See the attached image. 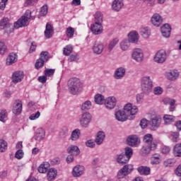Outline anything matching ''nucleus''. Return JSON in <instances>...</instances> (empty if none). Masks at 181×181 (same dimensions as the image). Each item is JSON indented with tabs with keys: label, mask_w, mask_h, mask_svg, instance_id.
Returning <instances> with one entry per match:
<instances>
[{
	"label": "nucleus",
	"mask_w": 181,
	"mask_h": 181,
	"mask_svg": "<svg viewBox=\"0 0 181 181\" xmlns=\"http://www.w3.org/2000/svg\"><path fill=\"white\" fill-rule=\"evenodd\" d=\"M138 112V107L132 106V104L127 103L124 105L123 110H118L115 112V118L120 122H125L128 117L135 115Z\"/></svg>",
	"instance_id": "f257e3e1"
},
{
	"label": "nucleus",
	"mask_w": 181,
	"mask_h": 181,
	"mask_svg": "<svg viewBox=\"0 0 181 181\" xmlns=\"http://www.w3.org/2000/svg\"><path fill=\"white\" fill-rule=\"evenodd\" d=\"M68 90L72 95L80 94L83 90V83L78 78H71L68 81Z\"/></svg>",
	"instance_id": "f03ea898"
},
{
	"label": "nucleus",
	"mask_w": 181,
	"mask_h": 181,
	"mask_svg": "<svg viewBox=\"0 0 181 181\" xmlns=\"http://www.w3.org/2000/svg\"><path fill=\"white\" fill-rule=\"evenodd\" d=\"M30 18H32V11L27 10L25 15L14 23V28L18 29L19 28H23V26H28L30 22Z\"/></svg>",
	"instance_id": "7ed1b4c3"
},
{
	"label": "nucleus",
	"mask_w": 181,
	"mask_h": 181,
	"mask_svg": "<svg viewBox=\"0 0 181 181\" xmlns=\"http://www.w3.org/2000/svg\"><path fill=\"white\" fill-rule=\"evenodd\" d=\"M141 90L146 94H149L153 88V82L151 79V76H143L141 79Z\"/></svg>",
	"instance_id": "20e7f679"
},
{
	"label": "nucleus",
	"mask_w": 181,
	"mask_h": 181,
	"mask_svg": "<svg viewBox=\"0 0 181 181\" xmlns=\"http://www.w3.org/2000/svg\"><path fill=\"white\" fill-rule=\"evenodd\" d=\"M93 117L91 114L88 112L83 113L79 117V124L82 128H88L90 124L91 123V119Z\"/></svg>",
	"instance_id": "39448f33"
},
{
	"label": "nucleus",
	"mask_w": 181,
	"mask_h": 181,
	"mask_svg": "<svg viewBox=\"0 0 181 181\" xmlns=\"http://www.w3.org/2000/svg\"><path fill=\"white\" fill-rule=\"evenodd\" d=\"M14 25L9 23V18H4L0 21V30H5L7 33H12L13 32Z\"/></svg>",
	"instance_id": "423d86ee"
},
{
	"label": "nucleus",
	"mask_w": 181,
	"mask_h": 181,
	"mask_svg": "<svg viewBox=\"0 0 181 181\" xmlns=\"http://www.w3.org/2000/svg\"><path fill=\"white\" fill-rule=\"evenodd\" d=\"M134 170L132 165H125L117 173V179H122L125 176H128L131 172Z\"/></svg>",
	"instance_id": "0eeeda50"
},
{
	"label": "nucleus",
	"mask_w": 181,
	"mask_h": 181,
	"mask_svg": "<svg viewBox=\"0 0 181 181\" xmlns=\"http://www.w3.org/2000/svg\"><path fill=\"white\" fill-rule=\"evenodd\" d=\"M166 59H168V55L166 54V52L163 49L157 52L153 57L154 62L160 64L165 63L166 62Z\"/></svg>",
	"instance_id": "6e6552de"
},
{
	"label": "nucleus",
	"mask_w": 181,
	"mask_h": 181,
	"mask_svg": "<svg viewBox=\"0 0 181 181\" xmlns=\"http://www.w3.org/2000/svg\"><path fill=\"white\" fill-rule=\"evenodd\" d=\"M132 59L137 63H141L144 60V51L140 48H135L132 52Z\"/></svg>",
	"instance_id": "1a4fd4ad"
},
{
	"label": "nucleus",
	"mask_w": 181,
	"mask_h": 181,
	"mask_svg": "<svg viewBox=\"0 0 181 181\" xmlns=\"http://www.w3.org/2000/svg\"><path fill=\"white\" fill-rule=\"evenodd\" d=\"M104 104L107 110H114L117 105V98L114 96H109L105 99Z\"/></svg>",
	"instance_id": "9d476101"
},
{
	"label": "nucleus",
	"mask_w": 181,
	"mask_h": 181,
	"mask_svg": "<svg viewBox=\"0 0 181 181\" xmlns=\"http://www.w3.org/2000/svg\"><path fill=\"white\" fill-rule=\"evenodd\" d=\"M127 144L129 146H132L133 148H136L139 144H141V140L138 138L136 135H130L127 139Z\"/></svg>",
	"instance_id": "9b49d317"
},
{
	"label": "nucleus",
	"mask_w": 181,
	"mask_h": 181,
	"mask_svg": "<svg viewBox=\"0 0 181 181\" xmlns=\"http://www.w3.org/2000/svg\"><path fill=\"white\" fill-rule=\"evenodd\" d=\"M46 136V131L43 129L42 127H39L36 129L35 134H34V139L37 142H41L45 139Z\"/></svg>",
	"instance_id": "f8f14e48"
},
{
	"label": "nucleus",
	"mask_w": 181,
	"mask_h": 181,
	"mask_svg": "<svg viewBox=\"0 0 181 181\" xmlns=\"http://www.w3.org/2000/svg\"><path fill=\"white\" fill-rule=\"evenodd\" d=\"M160 122H162V119L159 117V116H155L152 117L151 121L149 122L151 129L153 131L158 129L160 126Z\"/></svg>",
	"instance_id": "ddd939ff"
},
{
	"label": "nucleus",
	"mask_w": 181,
	"mask_h": 181,
	"mask_svg": "<svg viewBox=\"0 0 181 181\" xmlns=\"http://www.w3.org/2000/svg\"><path fill=\"white\" fill-rule=\"evenodd\" d=\"M127 73V70L125 68L121 66L117 69L114 72L113 77L116 80H122L124 77H125V74Z\"/></svg>",
	"instance_id": "4468645a"
},
{
	"label": "nucleus",
	"mask_w": 181,
	"mask_h": 181,
	"mask_svg": "<svg viewBox=\"0 0 181 181\" xmlns=\"http://www.w3.org/2000/svg\"><path fill=\"white\" fill-rule=\"evenodd\" d=\"M90 30L93 35H101L104 30L103 24L100 23H95L91 25Z\"/></svg>",
	"instance_id": "2eb2a0df"
},
{
	"label": "nucleus",
	"mask_w": 181,
	"mask_h": 181,
	"mask_svg": "<svg viewBox=\"0 0 181 181\" xmlns=\"http://www.w3.org/2000/svg\"><path fill=\"white\" fill-rule=\"evenodd\" d=\"M151 23L153 26L159 28L163 23V18L159 13H154L151 17Z\"/></svg>",
	"instance_id": "dca6fc26"
},
{
	"label": "nucleus",
	"mask_w": 181,
	"mask_h": 181,
	"mask_svg": "<svg viewBox=\"0 0 181 181\" xmlns=\"http://www.w3.org/2000/svg\"><path fill=\"white\" fill-rule=\"evenodd\" d=\"M84 166L78 165L73 168L72 175L74 177H80V176L84 175Z\"/></svg>",
	"instance_id": "f3484780"
},
{
	"label": "nucleus",
	"mask_w": 181,
	"mask_h": 181,
	"mask_svg": "<svg viewBox=\"0 0 181 181\" xmlns=\"http://www.w3.org/2000/svg\"><path fill=\"white\" fill-rule=\"evenodd\" d=\"M12 81L14 84H18V83H21L22 80H23V71H17L14 72L11 77Z\"/></svg>",
	"instance_id": "a211bd4d"
},
{
	"label": "nucleus",
	"mask_w": 181,
	"mask_h": 181,
	"mask_svg": "<svg viewBox=\"0 0 181 181\" xmlns=\"http://www.w3.org/2000/svg\"><path fill=\"white\" fill-rule=\"evenodd\" d=\"M156 144H146L141 148V153L142 155H148V153H151V151H155L156 149Z\"/></svg>",
	"instance_id": "6ab92c4d"
},
{
	"label": "nucleus",
	"mask_w": 181,
	"mask_h": 181,
	"mask_svg": "<svg viewBox=\"0 0 181 181\" xmlns=\"http://www.w3.org/2000/svg\"><path fill=\"white\" fill-rule=\"evenodd\" d=\"M13 112L15 115H20L22 113V101L16 100L13 106Z\"/></svg>",
	"instance_id": "aec40b11"
},
{
	"label": "nucleus",
	"mask_w": 181,
	"mask_h": 181,
	"mask_svg": "<svg viewBox=\"0 0 181 181\" xmlns=\"http://www.w3.org/2000/svg\"><path fill=\"white\" fill-rule=\"evenodd\" d=\"M18 62V54L16 53H11L6 59V66H12L14 63Z\"/></svg>",
	"instance_id": "412c9836"
},
{
	"label": "nucleus",
	"mask_w": 181,
	"mask_h": 181,
	"mask_svg": "<svg viewBox=\"0 0 181 181\" xmlns=\"http://www.w3.org/2000/svg\"><path fill=\"white\" fill-rule=\"evenodd\" d=\"M113 11L119 12L124 8V0H114L112 4Z\"/></svg>",
	"instance_id": "4be33fe9"
},
{
	"label": "nucleus",
	"mask_w": 181,
	"mask_h": 181,
	"mask_svg": "<svg viewBox=\"0 0 181 181\" xmlns=\"http://www.w3.org/2000/svg\"><path fill=\"white\" fill-rule=\"evenodd\" d=\"M160 30H161L162 35L164 37H169L170 36V32L172 30V28H170V25L164 24L161 27Z\"/></svg>",
	"instance_id": "5701e85b"
},
{
	"label": "nucleus",
	"mask_w": 181,
	"mask_h": 181,
	"mask_svg": "<svg viewBox=\"0 0 181 181\" xmlns=\"http://www.w3.org/2000/svg\"><path fill=\"white\" fill-rule=\"evenodd\" d=\"M129 40L128 41L130 43H138V40H139V34L136 31H132L128 35Z\"/></svg>",
	"instance_id": "b1692460"
},
{
	"label": "nucleus",
	"mask_w": 181,
	"mask_h": 181,
	"mask_svg": "<svg viewBox=\"0 0 181 181\" xmlns=\"http://www.w3.org/2000/svg\"><path fill=\"white\" fill-rule=\"evenodd\" d=\"M105 139V133L104 132L100 131L97 133L96 137L95 139V143L96 145H103V142Z\"/></svg>",
	"instance_id": "393cba45"
},
{
	"label": "nucleus",
	"mask_w": 181,
	"mask_h": 181,
	"mask_svg": "<svg viewBox=\"0 0 181 181\" xmlns=\"http://www.w3.org/2000/svg\"><path fill=\"white\" fill-rule=\"evenodd\" d=\"M93 52L95 54H101L104 51V44L103 43H95L93 46Z\"/></svg>",
	"instance_id": "a878e982"
},
{
	"label": "nucleus",
	"mask_w": 181,
	"mask_h": 181,
	"mask_svg": "<svg viewBox=\"0 0 181 181\" xmlns=\"http://www.w3.org/2000/svg\"><path fill=\"white\" fill-rule=\"evenodd\" d=\"M57 176V170L55 168H50L48 170L47 173V179L49 181H52L56 179V177Z\"/></svg>",
	"instance_id": "bb28decb"
},
{
	"label": "nucleus",
	"mask_w": 181,
	"mask_h": 181,
	"mask_svg": "<svg viewBox=\"0 0 181 181\" xmlns=\"http://www.w3.org/2000/svg\"><path fill=\"white\" fill-rule=\"evenodd\" d=\"M116 160L117 163H119L120 165H125V163L129 162V158H128L125 154L121 153L117 155Z\"/></svg>",
	"instance_id": "cd10ccee"
},
{
	"label": "nucleus",
	"mask_w": 181,
	"mask_h": 181,
	"mask_svg": "<svg viewBox=\"0 0 181 181\" xmlns=\"http://www.w3.org/2000/svg\"><path fill=\"white\" fill-rule=\"evenodd\" d=\"M53 26L47 23L45 27V36L47 39H50L53 36Z\"/></svg>",
	"instance_id": "c85d7f7f"
},
{
	"label": "nucleus",
	"mask_w": 181,
	"mask_h": 181,
	"mask_svg": "<svg viewBox=\"0 0 181 181\" xmlns=\"http://www.w3.org/2000/svg\"><path fill=\"white\" fill-rule=\"evenodd\" d=\"M67 152L69 155L78 156V155H80V148L77 146H71L67 148Z\"/></svg>",
	"instance_id": "c756f323"
},
{
	"label": "nucleus",
	"mask_w": 181,
	"mask_h": 181,
	"mask_svg": "<svg viewBox=\"0 0 181 181\" xmlns=\"http://www.w3.org/2000/svg\"><path fill=\"white\" fill-rule=\"evenodd\" d=\"M139 173L144 175V176H148L151 175V168L147 166H140L137 168Z\"/></svg>",
	"instance_id": "7c9ffc66"
},
{
	"label": "nucleus",
	"mask_w": 181,
	"mask_h": 181,
	"mask_svg": "<svg viewBox=\"0 0 181 181\" xmlns=\"http://www.w3.org/2000/svg\"><path fill=\"white\" fill-rule=\"evenodd\" d=\"M140 34L144 39H148L151 36V30L148 27L141 28L140 29Z\"/></svg>",
	"instance_id": "2f4dec72"
},
{
	"label": "nucleus",
	"mask_w": 181,
	"mask_h": 181,
	"mask_svg": "<svg viewBox=\"0 0 181 181\" xmlns=\"http://www.w3.org/2000/svg\"><path fill=\"white\" fill-rule=\"evenodd\" d=\"M80 135H81V130L79 129H75L72 131L71 134V141H78V139H80Z\"/></svg>",
	"instance_id": "473e14b6"
},
{
	"label": "nucleus",
	"mask_w": 181,
	"mask_h": 181,
	"mask_svg": "<svg viewBox=\"0 0 181 181\" xmlns=\"http://www.w3.org/2000/svg\"><path fill=\"white\" fill-rule=\"evenodd\" d=\"M92 107H93V103H91V100H88L81 104V111H88L89 110H91Z\"/></svg>",
	"instance_id": "72a5a7b5"
},
{
	"label": "nucleus",
	"mask_w": 181,
	"mask_h": 181,
	"mask_svg": "<svg viewBox=\"0 0 181 181\" xmlns=\"http://www.w3.org/2000/svg\"><path fill=\"white\" fill-rule=\"evenodd\" d=\"M131 46V42L128 40H123L120 42V49L122 52H127L129 47Z\"/></svg>",
	"instance_id": "f704fd0d"
},
{
	"label": "nucleus",
	"mask_w": 181,
	"mask_h": 181,
	"mask_svg": "<svg viewBox=\"0 0 181 181\" xmlns=\"http://www.w3.org/2000/svg\"><path fill=\"white\" fill-rule=\"evenodd\" d=\"M163 119H164V124L165 125H169L172 124V122H175V119H176V118L173 115H165L163 117Z\"/></svg>",
	"instance_id": "c9c22d12"
},
{
	"label": "nucleus",
	"mask_w": 181,
	"mask_h": 181,
	"mask_svg": "<svg viewBox=\"0 0 181 181\" xmlns=\"http://www.w3.org/2000/svg\"><path fill=\"white\" fill-rule=\"evenodd\" d=\"M167 77L168 80H176L179 77V71L177 70L170 71L167 74Z\"/></svg>",
	"instance_id": "e433bc0d"
},
{
	"label": "nucleus",
	"mask_w": 181,
	"mask_h": 181,
	"mask_svg": "<svg viewBox=\"0 0 181 181\" xmlns=\"http://www.w3.org/2000/svg\"><path fill=\"white\" fill-rule=\"evenodd\" d=\"M95 104H98L99 105H103L104 104L105 99L104 95L101 94H97L94 97Z\"/></svg>",
	"instance_id": "4c0bfd02"
},
{
	"label": "nucleus",
	"mask_w": 181,
	"mask_h": 181,
	"mask_svg": "<svg viewBox=\"0 0 181 181\" xmlns=\"http://www.w3.org/2000/svg\"><path fill=\"white\" fill-rule=\"evenodd\" d=\"M153 141V137L151 134H147L144 137V142H145L146 145H152V144H156Z\"/></svg>",
	"instance_id": "58836bf2"
},
{
	"label": "nucleus",
	"mask_w": 181,
	"mask_h": 181,
	"mask_svg": "<svg viewBox=\"0 0 181 181\" xmlns=\"http://www.w3.org/2000/svg\"><path fill=\"white\" fill-rule=\"evenodd\" d=\"M173 155L176 157H181V143L177 144L173 148Z\"/></svg>",
	"instance_id": "ea45409f"
},
{
	"label": "nucleus",
	"mask_w": 181,
	"mask_h": 181,
	"mask_svg": "<svg viewBox=\"0 0 181 181\" xmlns=\"http://www.w3.org/2000/svg\"><path fill=\"white\" fill-rule=\"evenodd\" d=\"M49 170V163H44L38 167V172L40 173H46Z\"/></svg>",
	"instance_id": "a19ab883"
},
{
	"label": "nucleus",
	"mask_w": 181,
	"mask_h": 181,
	"mask_svg": "<svg viewBox=\"0 0 181 181\" xmlns=\"http://www.w3.org/2000/svg\"><path fill=\"white\" fill-rule=\"evenodd\" d=\"M119 42V39L118 38H114L113 40H110L109 45H108V50L111 52L117 45H118V42Z\"/></svg>",
	"instance_id": "79ce46f5"
},
{
	"label": "nucleus",
	"mask_w": 181,
	"mask_h": 181,
	"mask_svg": "<svg viewBox=\"0 0 181 181\" xmlns=\"http://www.w3.org/2000/svg\"><path fill=\"white\" fill-rule=\"evenodd\" d=\"M59 136L60 138L64 139L69 136V127H64L59 132Z\"/></svg>",
	"instance_id": "37998d69"
},
{
	"label": "nucleus",
	"mask_w": 181,
	"mask_h": 181,
	"mask_svg": "<svg viewBox=\"0 0 181 181\" xmlns=\"http://www.w3.org/2000/svg\"><path fill=\"white\" fill-rule=\"evenodd\" d=\"M124 155L127 157L129 160L132 158V155H134V150L131 147H126L124 148Z\"/></svg>",
	"instance_id": "c03bdc74"
},
{
	"label": "nucleus",
	"mask_w": 181,
	"mask_h": 181,
	"mask_svg": "<svg viewBox=\"0 0 181 181\" xmlns=\"http://www.w3.org/2000/svg\"><path fill=\"white\" fill-rule=\"evenodd\" d=\"M8 149V142L4 139H0V152H5Z\"/></svg>",
	"instance_id": "a18cd8bd"
},
{
	"label": "nucleus",
	"mask_w": 181,
	"mask_h": 181,
	"mask_svg": "<svg viewBox=\"0 0 181 181\" xmlns=\"http://www.w3.org/2000/svg\"><path fill=\"white\" fill-rule=\"evenodd\" d=\"M175 160L173 158H169L164 161L163 165L165 168H172L175 163Z\"/></svg>",
	"instance_id": "49530a36"
},
{
	"label": "nucleus",
	"mask_w": 181,
	"mask_h": 181,
	"mask_svg": "<svg viewBox=\"0 0 181 181\" xmlns=\"http://www.w3.org/2000/svg\"><path fill=\"white\" fill-rule=\"evenodd\" d=\"M95 23H103V13L100 11L95 14Z\"/></svg>",
	"instance_id": "de8ad7c7"
},
{
	"label": "nucleus",
	"mask_w": 181,
	"mask_h": 181,
	"mask_svg": "<svg viewBox=\"0 0 181 181\" xmlns=\"http://www.w3.org/2000/svg\"><path fill=\"white\" fill-rule=\"evenodd\" d=\"M169 138L173 142H177L179 141V132H171Z\"/></svg>",
	"instance_id": "09e8293b"
},
{
	"label": "nucleus",
	"mask_w": 181,
	"mask_h": 181,
	"mask_svg": "<svg viewBox=\"0 0 181 181\" xmlns=\"http://www.w3.org/2000/svg\"><path fill=\"white\" fill-rule=\"evenodd\" d=\"M71 52H73V46L66 45L64 48L63 53H64V56H70V54H71Z\"/></svg>",
	"instance_id": "8fccbe9b"
},
{
	"label": "nucleus",
	"mask_w": 181,
	"mask_h": 181,
	"mask_svg": "<svg viewBox=\"0 0 181 181\" xmlns=\"http://www.w3.org/2000/svg\"><path fill=\"white\" fill-rule=\"evenodd\" d=\"M40 59L42 60L44 63H46V62H47V60H49V52H42L40 53Z\"/></svg>",
	"instance_id": "3c124183"
},
{
	"label": "nucleus",
	"mask_w": 181,
	"mask_h": 181,
	"mask_svg": "<svg viewBox=\"0 0 181 181\" xmlns=\"http://www.w3.org/2000/svg\"><path fill=\"white\" fill-rule=\"evenodd\" d=\"M76 30L72 27H69L66 28V35L67 37H73L74 36V32Z\"/></svg>",
	"instance_id": "603ef678"
},
{
	"label": "nucleus",
	"mask_w": 181,
	"mask_h": 181,
	"mask_svg": "<svg viewBox=\"0 0 181 181\" xmlns=\"http://www.w3.org/2000/svg\"><path fill=\"white\" fill-rule=\"evenodd\" d=\"M163 102L165 105H175V100L170 99V98H165L163 100Z\"/></svg>",
	"instance_id": "864d4df0"
},
{
	"label": "nucleus",
	"mask_w": 181,
	"mask_h": 181,
	"mask_svg": "<svg viewBox=\"0 0 181 181\" xmlns=\"http://www.w3.org/2000/svg\"><path fill=\"white\" fill-rule=\"evenodd\" d=\"M8 52V48H6V45L5 43L0 42V54H5Z\"/></svg>",
	"instance_id": "5fc2aeb1"
},
{
	"label": "nucleus",
	"mask_w": 181,
	"mask_h": 181,
	"mask_svg": "<svg viewBox=\"0 0 181 181\" xmlns=\"http://www.w3.org/2000/svg\"><path fill=\"white\" fill-rule=\"evenodd\" d=\"M55 69H47L45 70V74L46 77H53L54 74Z\"/></svg>",
	"instance_id": "6e6d98bb"
},
{
	"label": "nucleus",
	"mask_w": 181,
	"mask_h": 181,
	"mask_svg": "<svg viewBox=\"0 0 181 181\" xmlns=\"http://www.w3.org/2000/svg\"><path fill=\"white\" fill-rule=\"evenodd\" d=\"M7 117L8 113L6 112V110H1L0 112V121H1V122H5Z\"/></svg>",
	"instance_id": "4d7b16f0"
},
{
	"label": "nucleus",
	"mask_w": 181,
	"mask_h": 181,
	"mask_svg": "<svg viewBox=\"0 0 181 181\" xmlns=\"http://www.w3.org/2000/svg\"><path fill=\"white\" fill-rule=\"evenodd\" d=\"M86 146L88 148H95V141L93 139H89L85 142Z\"/></svg>",
	"instance_id": "13d9d810"
},
{
	"label": "nucleus",
	"mask_w": 181,
	"mask_h": 181,
	"mask_svg": "<svg viewBox=\"0 0 181 181\" xmlns=\"http://www.w3.org/2000/svg\"><path fill=\"white\" fill-rule=\"evenodd\" d=\"M160 156H153L151 158V163L152 165H158L160 163Z\"/></svg>",
	"instance_id": "bf43d9fd"
},
{
	"label": "nucleus",
	"mask_w": 181,
	"mask_h": 181,
	"mask_svg": "<svg viewBox=\"0 0 181 181\" xmlns=\"http://www.w3.org/2000/svg\"><path fill=\"white\" fill-rule=\"evenodd\" d=\"M48 11L47 5L42 6L40 10L41 16H45V15H47Z\"/></svg>",
	"instance_id": "052dcab7"
},
{
	"label": "nucleus",
	"mask_w": 181,
	"mask_h": 181,
	"mask_svg": "<svg viewBox=\"0 0 181 181\" xmlns=\"http://www.w3.org/2000/svg\"><path fill=\"white\" fill-rule=\"evenodd\" d=\"M44 65L45 62L39 58L35 63V69H37V70H39V69H41V67Z\"/></svg>",
	"instance_id": "680f3d73"
},
{
	"label": "nucleus",
	"mask_w": 181,
	"mask_h": 181,
	"mask_svg": "<svg viewBox=\"0 0 181 181\" xmlns=\"http://www.w3.org/2000/svg\"><path fill=\"white\" fill-rule=\"evenodd\" d=\"M153 93L155 95H160L162 93H163V89L160 88V86H157L154 88Z\"/></svg>",
	"instance_id": "e2e57ef3"
},
{
	"label": "nucleus",
	"mask_w": 181,
	"mask_h": 181,
	"mask_svg": "<svg viewBox=\"0 0 181 181\" xmlns=\"http://www.w3.org/2000/svg\"><path fill=\"white\" fill-rule=\"evenodd\" d=\"M39 117H40V112L37 111L35 113H33L29 118L31 121H35V119H37Z\"/></svg>",
	"instance_id": "0e129e2a"
},
{
	"label": "nucleus",
	"mask_w": 181,
	"mask_h": 181,
	"mask_svg": "<svg viewBox=\"0 0 181 181\" xmlns=\"http://www.w3.org/2000/svg\"><path fill=\"white\" fill-rule=\"evenodd\" d=\"M39 0H25V6H33Z\"/></svg>",
	"instance_id": "69168bd1"
},
{
	"label": "nucleus",
	"mask_w": 181,
	"mask_h": 181,
	"mask_svg": "<svg viewBox=\"0 0 181 181\" xmlns=\"http://www.w3.org/2000/svg\"><path fill=\"white\" fill-rule=\"evenodd\" d=\"M15 158L16 159H22L23 158V151L22 149L18 150L15 154Z\"/></svg>",
	"instance_id": "338daca9"
},
{
	"label": "nucleus",
	"mask_w": 181,
	"mask_h": 181,
	"mask_svg": "<svg viewBox=\"0 0 181 181\" xmlns=\"http://www.w3.org/2000/svg\"><path fill=\"white\" fill-rule=\"evenodd\" d=\"M78 60V55L71 54L69 58V62H77Z\"/></svg>",
	"instance_id": "774afa93"
}]
</instances>
